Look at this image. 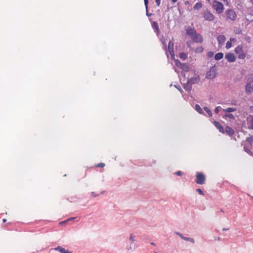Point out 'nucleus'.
Segmentation results:
<instances>
[{"mask_svg":"<svg viewBox=\"0 0 253 253\" xmlns=\"http://www.w3.org/2000/svg\"><path fill=\"white\" fill-rule=\"evenodd\" d=\"M201 14L204 20L209 22H212L215 19V16L208 9L203 10Z\"/></svg>","mask_w":253,"mask_h":253,"instance_id":"f257e3e1","label":"nucleus"},{"mask_svg":"<svg viewBox=\"0 0 253 253\" xmlns=\"http://www.w3.org/2000/svg\"><path fill=\"white\" fill-rule=\"evenodd\" d=\"M226 19L231 21H234L237 17V14L235 11L232 9H228L225 11V12Z\"/></svg>","mask_w":253,"mask_h":253,"instance_id":"f03ea898","label":"nucleus"},{"mask_svg":"<svg viewBox=\"0 0 253 253\" xmlns=\"http://www.w3.org/2000/svg\"><path fill=\"white\" fill-rule=\"evenodd\" d=\"M212 7L218 14L221 13L224 10L223 4L221 2L216 0L213 1Z\"/></svg>","mask_w":253,"mask_h":253,"instance_id":"7ed1b4c3","label":"nucleus"},{"mask_svg":"<svg viewBox=\"0 0 253 253\" xmlns=\"http://www.w3.org/2000/svg\"><path fill=\"white\" fill-rule=\"evenodd\" d=\"M235 52L238 56V58L240 59H244L246 58V55L245 53L243 46L241 45H238L235 49Z\"/></svg>","mask_w":253,"mask_h":253,"instance_id":"20e7f679","label":"nucleus"},{"mask_svg":"<svg viewBox=\"0 0 253 253\" xmlns=\"http://www.w3.org/2000/svg\"><path fill=\"white\" fill-rule=\"evenodd\" d=\"M196 176V182L197 184L202 185L205 183L206 177L203 173L197 172Z\"/></svg>","mask_w":253,"mask_h":253,"instance_id":"39448f33","label":"nucleus"},{"mask_svg":"<svg viewBox=\"0 0 253 253\" xmlns=\"http://www.w3.org/2000/svg\"><path fill=\"white\" fill-rule=\"evenodd\" d=\"M217 72L215 68H211L209 71L206 74V78L209 79H212L216 77Z\"/></svg>","mask_w":253,"mask_h":253,"instance_id":"423d86ee","label":"nucleus"},{"mask_svg":"<svg viewBox=\"0 0 253 253\" xmlns=\"http://www.w3.org/2000/svg\"><path fill=\"white\" fill-rule=\"evenodd\" d=\"M173 43L172 41H170L169 42L168 48H167V52L169 51V54L171 55V58L174 57V53L173 51Z\"/></svg>","mask_w":253,"mask_h":253,"instance_id":"0eeeda50","label":"nucleus"},{"mask_svg":"<svg viewBox=\"0 0 253 253\" xmlns=\"http://www.w3.org/2000/svg\"><path fill=\"white\" fill-rule=\"evenodd\" d=\"M194 42L196 43H201L203 41V39L200 34L197 33L191 38Z\"/></svg>","mask_w":253,"mask_h":253,"instance_id":"6e6552de","label":"nucleus"},{"mask_svg":"<svg viewBox=\"0 0 253 253\" xmlns=\"http://www.w3.org/2000/svg\"><path fill=\"white\" fill-rule=\"evenodd\" d=\"M186 33L191 39L197 33V32L194 28L188 27L186 30Z\"/></svg>","mask_w":253,"mask_h":253,"instance_id":"1a4fd4ad","label":"nucleus"},{"mask_svg":"<svg viewBox=\"0 0 253 253\" xmlns=\"http://www.w3.org/2000/svg\"><path fill=\"white\" fill-rule=\"evenodd\" d=\"M225 58L229 62H233L236 60V57L234 54L232 53H228L225 54Z\"/></svg>","mask_w":253,"mask_h":253,"instance_id":"9d476101","label":"nucleus"},{"mask_svg":"<svg viewBox=\"0 0 253 253\" xmlns=\"http://www.w3.org/2000/svg\"><path fill=\"white\" fill-rule=\"evenodd\" d=\"M200 81V78L199 76H195L187 80L188 84H190L191 85H192L195 84H198Z\"/></svg>","mask_w":253,"mask_h":253,"instance_id":"9b49d317","label":"nucleus"},{"mask_svg":"<svg viewBox=\"0 0 253 253\" xmlns=\"http://www.w3.org/2000/svg\"><path fill=\"white\" fill-rule=\"evenodd\" d=\"M213 123L214 126L219 130L221 133L223 134L225 133V130L223 127L219 124V122L216 121H214Z\"/></svg>","mask_w":253,"mask_h":253,"instance_id":"f8f14e48","label":"nucleus"},{"mask_svg":"<svg viewBox=\"0 0 253 253\" xmlns=\"http://www.w3.org/2000/svg\"><path fill=\"white\" fill-rule=\"evenodd\" d=\"M219 45H222L226 41L225 37L223 35H220L217 38Z\"/></svg>","mask_w":253,"mask_h":253,"instance_id":"ddd939ff","label":"nucleus"},{"mask_svg":"<svg viewBox=\"0 0 253 253\" xmlns=\"http://www.w3.org/2000/svg\"><path fill=\"white\" fill-rule=\"evenodd\" d=\"M245 90L247 93L249 94L253 91V85L251 83H247L245 86Z\"/></svg>","mask_w":253,"mask_h":253,"instance_id":"4468645a","label":"nucleus"},{"mask_svg":"<svg viewBox=\"0 0 253 253\" xmlns=\"http://www.w3.org/2000/svg\"><path fill=\"white\" fill-rule=\"evenodd\" d=\"M225 132L229 136H232L234 134V130L229 126H226Z\"/></svg>","mask_w":253,"mask_h":253,"instance_id":"2eb2a0df","label":"nucleus"},{"mask_svg":"<svg viewBox=\"0 0 253 253\" xmlns=\"http://www.w3.org/2000/svg\"><path fill=\"white\" fill-rule=\"evenodd\" d=\"M55 250L59 251L61 253H71V252H69L68 250H66L61 246H58L57 248H55Z\"/></svg>","mask_w":253,"mask_h":253,"instance_id":"dca6fc26","label":"nucleus"},{"mask_svg":"<svg viewBox=\"0 0 253 253\" xmlns=\"http://www.w3.org/2000/svg\"><path fill=\"white\" fill-rule=\"evenodd\" d=\"M183 87L186 91H190L192 89V85L188 84L187 81L186 83L183 84Z\"/></svg>","mask_w":253,"mask_h":253,"instance_id":"f3484780","label":"nucleus"},{"mask_svg":"<svg viewBox=\"0 0 253 253\" xmlns=\"http://www.w3.org/2000/svg\"><path fill=\"white\" fill-rule=\"evenodd\" d=\"M176 234L177 235H178L182 239L186 240V241H189L192 242V243H194V240L193 239L190 238L189 237H185L182 234H181L179 233H177Z\"/></svg>","mask_w":253,"mask_h":253,"instance_id":"a211bd4d","label":"nucleus"},{"mask_svg":"<svg viewBox=\"0 0 253 253\" xmlns=\"http://www.w3.org/2000/svg\"><path fill=\"white\" fill-rule=\"evenodd\" d=\"M235 111H236V108H232V107H229L226 109H224L223 110V111L224 113H230V112H234Z\"/></svg>","mask_w":253,"mask_h":253,"instance_id":"6ab92c4d","label":"nucleus"},{"mask_svg":"<svg viewBox=\"0 0 253 253\" xmlns=\"http://www.w3.org/2000/svg\"><path fill=\"white\" fill-rule=\"evenodd\" d=\"M223 57V54L221 52L216 53L214 56V59L216 60L221 59Z\"/></svg>","mask_w":253,"mask_h":253,"instance_id":"aec40b11","label":"nucleus"},{"mask_svg":"<svg viewBox=\"0 0 253 253\" xmlns=\"http://www.w3.org/2000/svg\"><path fill=\"white\" fill-rule=\"evenodd\" d=\"M235 41V38H230V41H228L226 44V48L227 49H229L230 48V47H232V43L231 42L232 41Z\"/></svg>","mask_w":253,"mask_h":253,"instance_id":"412c9836","label":"nucleus"},{"mask_svg":"<svg viewBox=\"0 0 253 253\" xmlns=\"http://www.w3.org/2000/svg\"><path fill=\"white\" fill-rule=\"evenodd\" d=\"M203 6V4L201 2H197L194 6V9L199 10L201 9Z\"/></svg>","mask_w":253,"mask_h":253,"instance_id":"4be33fe9","label":"nucleus"},{"mask_svg":"<svg viewBox=\"0 0 253 253\" xmlns=\"http://www.w3.org/2000/svg\"><path fill=\"white\" fill-rule=\"evenodd\" d=\"M180 59L185 60L187 58V55L185 52H181L179 54Z\"/></svg>","mask_w":253,"mask_h":253,"instance_id":"5701e85b","label":"nucleus"},{"mask_svg":"<svg viewBox=\"0 0 253 253\" xmlns=\"http://www.w3.org/2000/svg\"><path fill=\"white\" fill-rule=\"evenodd\" d=\"M224 118H229L230 119H234V116L233 114L227 113L224 115Z\"/></svg>","mask_w":253,"mask_h":253,"instance_id":"b1692460","label":"nucleus"},{"mask_svg":"<svg viewBox=\"0 0 253 253\" xmlns=\"http://www.w3.org/2000/svg\"><path fill=\"white\" fill-rule=\"evenodd\" d=\"M204 48L202 46H199L195 49L196 53H202L203 51Z\"/></svg>","mask_w":253,"mask_h":253,"instance_id":"393cba45","label":"nucleus"},{"mask_svg":"<svg viewBox=\"0 0 253 253\" xmlns=\"http://www.w3.org/2000/svg\"><path fill=\"white\" fill-rule=\"evenodd\" d=\"M175 64L177 67H179V68L181 66H185V64L181 63L180 61H179L178 60H175Z\"/></svg>","mask_w":253,"mask_h":253,"instance_id":"a878e982","label":"nucleus"},{"mask_svg":"<svg viewBox=\"0 0 253 253\" xmlns=\"http://www.w3.org/2000/svg\"><path fill=\"white\" fill-rule=\"evenodd\" d=\"M195 109L199 113L201 114L202 113V109L200 105L196 104L195 106Z\"/></svg>","mask_w":253,"mask_h":253,"instance_id":"bb28decb","label":"nucleus"},{"mask_svg":"<svg viewBox=\"0 0 253 253\" xmlns=\"http://www.w3.org/2000/svg\"><path fill=\"white\" fill-rule=\"evenodd\" d=\"M248 125L249 128L253 129V119L249 121Z\"/></svg>","mask_w":253,"mask_h":253,"instance_id":"cd10ccee","label":"nucleus"},{"mask_svg":"<svg viewBox=\"0 0 253 253\" xmlns=\"http://www.w3.org/2000/svg\"><path fill=\"white\" fill-rule=\"evenodd\" d=\"M204 110L208 114L210 117H211L212 116V113L211 111L208 107H205Z\"/></svg>","mask_w":253,"mask_h":253,"instance_id":"c85d7f7f","label":"nucleus"},{"mask_svg":"<svg viewBox=\"0 0 253 253\" xmlns=\"http://www.w3.org/2000/svg\"><path fill=\"white\" fill-rule=\"evenodd\" d=\"M180 68L185 71H187L189 70V67L186 64H185V66H181Z\"/></svg>","mask_w":253,"mask_h":253,"instance_id":"c756f323","label":"nucleus"},{"mask_svg":"<svg viewBox=\"0 0 253 253\" xmlns=\"http://www.w3.org/2000/svg\"><path fill=\"white\" fill-rule=\"evenodd\" d=\"M105 165L103 163H100L96 165L95 166L96 167H99V168H104L105 167Z\"/></svg>","mask_w":253,"mask_h":253,"instance_id":"7c9ffc66","label":"nucleus"},{"mask_svg":"<svg viewBox=\"0 0 253 253\" xmlns=\"http://www.w3.org/2000/svg\"><path fill=\"white\" fill-rule=\"evenodd\" d=\"M161 41L163 44L164 49L166 50V52H167V46H166V43L165 42V40L163 41V39H161Z\"/></svg>","mask_w":253,"mask_h":253,"instance_id":"2f4dec72","label":"nucleus"},{"mask_svg":"<svg viewBox=\"0 0 253 253\" xmlns=\"http://www.w3.org/2000/svg\"><path fill=\"white\" fill-rule=\"evenodd\" d=\"M74 218H75L74 217H72V218H69V219H68L67 220H65V221H64L60 222L59 223V224H61H61H64V223H65L66 222H67V221H70V220H73V219H74Z\"/></svg>","mask_w":253,"mask_h":253,"instance_id":"473e14b6","label":"nucleus"},{"mask_svg":"<svg viewBox=\"0 0 253 253\" xmlns=\"http://www.w3.org/2000/svg\"><path fill=\"white\" fill-rule=\"evenodd\" d=\"M197 191L199 193V194L201 195H204V194L203 193V192L202 191V190L200 189V188H198L197 189Z\"/></svg>","mask_w":253,"mask_h":253,"instance_id":"72a5a7b5","label":"nucleus"},{"mask_svg":"<svg viewBox=\"0 0 253 253\" xmlns=\"http://www.w3.org/2000/svg\"><path fill=\"white\" fill-rule=\"evenodd\" d=\"M221 108V107L220 106H218V107H216L215 109V113L217 114L218 113L219 111V109Z\"/></svg>","mask_w":253,"mask_h":253,"instance_id":"f704fd0d","label":"nucleus"},{"mask_svg":"<svg viewBox=\"0 0 253 253\" xmlns=\"http://www.w3.org/2000/svg\"><path fill=\"white\" fill-rule=\"evenodd\" d=\"M144 4H145L146 10H147L148 4V0H144Z\"/></svg>","mask_w":253,"mask_h":253,"instance_id":"c9c22d12","label":"nucleus"},{"mask_svg":"<svg viewBox=\"0 0 253 253\" xmlns=\"http://www.w3.org/2000/svg\"><path fill=\"white\" fill-rule=\"evenodd\" d=\"M245 40L248 42H250L251 41V38L249 36H247L245 38Z\"/></svg>","mask_w":253,"mask_h":253,"instance_id":"e433bc0d","label":"nucleus"},{"mask_svg":"<svg viewBox=\"0 0 253 253\" xmlns=\"http://www.w3.org/2000/svg\"><path fill=\"white\" fill-rule=\"evenodd\" d=\"M156 3L157 5V6H160L161 3V0H156Z\"/></svg>","mask_w":253,"mask_h":253,"instance_id":"4c0bfd02","label":"nucleus"},{"mask_svg":"<svg viewBox=\"0 0 253 253\" xmlns=\"http://www.w3.org/2000/svg\"><path fill=\"white\" fill-rule=\"evenodd\" d=\"M175 174L178 176H180L182 174L181 171H178L175 172Z\"/></svg>","mask_w":253,"mask_h":253,"instance_id":"58836bf2","label":"nucleus"},{"mask_svg":"<svg viewBox=\"0 0 253 253\" xmlns=\"http://www.w3.org/2000/svg\"><path fill=\"white\" fill-rule=\"evenodd\" d=\"M208 56L210 57H211L213 56V53L212 52H210L208 53Z\"/></svg>","mask_w":253,"mask_h":253,"instance_id":"ea45409f","label":"nucleus"},{"mask_svg":"<svg viewBox=\"0 0 253 253\" xmlns=\"http://www.w3.org/2000/svg\"><path fill=\"white\" fill-rule=\"evenodd\" d=\"M175 87H176V88H177V89H178V90H179L181 92H182V89H181V87H180V86H179V85H178V86H176V85H175Z\"/></svg>","mask_w":253,"mask_h":253,"instance_id":"a19ab883","label":"nucleus"},{"mask_svg":"<svg viewBox=\"0 0 253 253\" xmlns=\"http://www.w3.org/2000/svg\"><path fill=\"white\" fill-rule=\"evenodd\" d=\"M133 238H134V236H133L132 234H131V235H130V240L131 241H132V242H133V241H134Z\"/></svg>","mask_w":253,"mask_h":253,"instance_id":"79ce46f5","label":"nucleus"},{"mask_svg":"<svg viewBox=\"0 0 253 253\" xmlns=\"http://www.w3.org/2000/svg\"><path fill=\"white\" fill-rule=\"evenodd\" d=\"M250 78L252 81H253V74H251L250 75Z\"/></svg>","mask_w":253,"mask_h":253,"instance_id":"37998d69","label":"nucleus"},{"mask_svg":"<svg viewBox=\"0 0 253 253\" xmlns=\"http://www.w3.org/2000/svg\"><path fill=\"white\" fill-rule=\"evenodd\" d=\"M2 221H3V222H5L6 221V219H2Z\"/></svg>","mask_w":253,"mask_h":253,"instance_id":"c03bdc74","label":"nucleus"},{"mask_svg":"<svg viewBox=\"0 0 253 253\" xmlns=\"http://www.w3.org/2000/svg\"><path fill=\"white\" fill-rule=\"evenodd\" d=\"M172 0V1L173 3H174V2H176V1H177V0Z\"/></svg>","mask_w":253,"mask_h":253,"instance_id":"a18cd8bd","label":"nucleus"},{"mask_svg":"<svg viewBox=\"0 0 253 253\" xmlns=\"http://www.w3.org/2000/svg\"><path fill=\"white\" fill-rule=\"evenodd\" d=\"M228 229H226V228H223V231H225V230H227Z\"/></svg>","mask_w":253,"mask_h":253,"instance_id":"49530a36","label":"nucleus"},{"mask_svg":"<svg viewBox=\"0 0 253 253\" xmlns=\"http://www.w3.org/2000/svg\"><path fill=\"white\" fill-rule=\"evenodd\" d=\"M250 1L253 4V0H250Z\"/></svg>","mask_w":253,"mask_h":253,"instance_id":"de8ad7c7","label":"nucleus"},{"mask_svg":"<svg viewBox=\"0 0 253 253\" xmlns=\"http://www.w3.org/2000/svg\"><path fill=\"white\" fill-rule=\"evenodd\" d=\"M217 240L218 241H219V240H220V238H219V237H218V238H217Z\"/></svg>","mask_w":253,"mask_h":253,"instance_id":"09e8293b","label":"nucleus"},{"mask_svg":"<svg viewBox=\"0 0 253 253\" xmlns=\"http://www.w3.org/2000/svg\"><path fill=\"white\" fill-rule=\"evenodd\" d=\"M151 244H152V245H154V246H155V244H154V243H151Z\"/></svg>","mask_w":253,"mask_h":253,"instance_id":"8fccbe9b","label":"nucleus"},{"mask_svg":"<svg viewBox=\"0 0 253 253\" xmlns=\"http://www.w3.org/2000/svg\"><path fill=\"white\" fill-rule=\"evenodd\" d=\"M208 0V1H210V0Z\"/></svg>","mask_w":253,"mask_h":253,"instance_id":"3c124183","label":"nucleus"},{"mask_svg":"<svg viewBox=\"0 0 253 253\" xmlns=\"http://www.w3.org/2000/svg\"><path fill=\"white\" fill-rule=\"evenodd\" d=\"M154 253H157V252H155Z\"/></svg>","mask_w":253,"mask_h":253,"instance_id":"603ef678","label":"nucleus"}]
</instances>
